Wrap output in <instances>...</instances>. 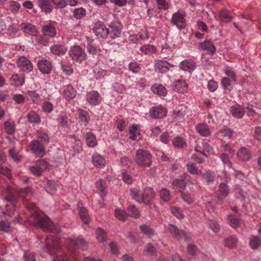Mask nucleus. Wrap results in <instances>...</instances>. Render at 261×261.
<instances>
[{
  "label": "nucleus",
  "instance_id": "f257e3e1",
  "mask_svg": "<svg viewBox=\"0 0 261 261\" xmlns=\"http://www.w3.org/2000/svg\"><path fill=\"white\" fill-rule=\"evenodd\" d=\"M67 247L71 253L69 257L62 250L59 238L55 236H48L45 242V251L51 255H56L55 261H71L77 259V250H87V243L82 236L75 239L68 238L66 241Z\"/></svg>",
  "mask_w": 261,
  "mask_h": 261
},
{
  "label": "nucleus",
  "instance_id": "f03ea898",
  "mask_svg": "<svg viewBox=\"0 0 261 261\" xmlns=\"http://www.w3.org/2000/svg\"><path fill=\"white\" fill-rule=\"evenodd\" d=\"M31 215L35 225L41 228L43 231L51 232L54 230L53 222L42 212L34 210L32 207Z\"/></svg>",
  "mask_w": 261,
  "mask_h": 261
},
{
  "label": "nucleus",
  "instance_id": "7ed1b4c3",
  "mask_svg": "<svg viewBox=\"0 0 261 261\" xmlns=\"http://www.w3.org/2000/svg\"><path fill=\"white\" fill-rule=\"evenodd\" d=\"M135 161L140 167L148 168L152 165V156L149 151L144 149H139L136 151Z\"/></svg>",
  "mask_w": 261,
  "mask_h": 261
},
{
  "label": "nucleus",
  "instance_id": "20e7f679",
  "mask_svg": "<svg viewBox=\"0 0 261 261\" xmlns=\"http://www.w3.org/2000/svg\"><path fill=\"white\" fill-rule=\"evenodd\" d=\"M168 110L167 108L162 105L153 106L149 111L148 115L154 119H160L167 116Z\"/></svg>",
  "mask_w": 261,
  "mask_h": 261
},
{
  "label": "nucleus",
  "instance_id": "39448f33",
  "mask_svg": "<svg viewBox=\"0 0 261 261\" xmlns=\"http://www.w3.org/2000/svg\"><path fill=\"white\" fill-rule=\"evenodd\" d=\"M70 56L73 60L81 63L86 59V55L85 50L80 46H71L69 50Z\"/></svg>",
  "mask_w": 261,
  "mask_h": 261
},
{
  "label": "nucleus",
  "instance_id": "423d86ee",
  "mask_svg": "<svg viewBox=\"0 0 261 261\" xmlns=\"http://www.w3.org/2000/svg\"><path fill=\"white\" fill-rule=\"evenodd\" d=\"M181 177V179H174L172 182L173 189L178 190L180 192V193L185 190L187 181H189L190 183L193 184L191 180V177L188 174L184 173L182 175Z\"/></svg>",
  "mask_w": 261,
  "mask_h": 261
},
{
  "label": "nucleus",
  "instance_id": "0eeeda50",
  "mask_svg": "<svg viewBox=\"0 0 261 261\" xmlns=\"http://www.w3.org/2000/svg\"><path fill=\"white\" fill-rule=\"evenodd\" d=\"M102 100V96L97 91L92 90L86 93V101L91 106L100 105Z\"/></svg>",
  "mask_w": 261,
  "mask_h": 261
},
{
  "label": "nucleus",
  "instance_id": "6e6552de",
  "mask_svg": "<svg viewBox=\"0 0 261 261\" xmlns=\"http://www.w3.org/2000/svg\"><path fill=\"white\" fill-rule=\"evenodd\" d=\"M16 64L20 70L23 72L29 73L33 70L32 63L24 56H19L16 61Z\"/></svg>",
  "mask_w": 261,
  "mask_h": 261
},
{
  "label": "nucleus",
  "instance_id": "1a4fd4ad",
  "mask_svg": "<svg viewBox=\"0 0 261 261\" xmlns=\"http://www.w3.org/2000/svg\"><path fill=\"white\" fill-rule=\"evenodd\" d=\"M30 148L32 152L37 156L41 158L45 154V148L44 144L40 142L39 140L31 141Z\"/></svg>",
  "mask_w": 261,
  "mask_h": 261
},
{
  "label": "nucleus",
  "instance_id": "9d476101",
  "mask_svg": "<svg viewBox=\"0 0 261 261\" xmlns=\"http://www.w3.org/2000/svg\"><path fill=\"white\" fill-rule=\"evenodd\" d=\"M93 30L96 36L103 39H106L109 34V30L106 27L102 22L100 21L95 23Z\"/></svg>",
  "mask_w": 261,
  "mask_h": 261
},
{
  "label": "nucleus",
  "instance_id": "9b49d317",
  "mask_svg": "<svg viewBox=\"0 0 261 261\" xmlns=\"http://www.w3.org/2000/svg\"><path fill=\"white\" fill-rule=\"evenodd\" d=\"M185 15L179 12L173 14L171 22L175 25L179 29H184L186 27Z\"/></svg>",
  "mask_w": 261,
  "mask_h": 261
},
{
  "label": "nucleus",
  "instance_id": "f8f14e48",
  "mask_svg": "<svg viewBox=\"0 0 261 261\" xmlns=\"http://www.w3.org/2000/svg\"><path fill=\"white\" fill-rule=\"evenodd\" d=\"M109 27L110 29L109 33L111 38L114 39L121 36L123 27L120 22L116 21H112L110 23Z\"/></svg>",
  "mask_w": 261,
  "mask_h": 261
},
{
  "label": "nucleus",
  "instance_id": "ddd939ff",
  "mask_svg": "<svg viewBox=\"0 0 261 261\" xmlns=\"http://www.w3.org/2000/svg\"><path fill=\"white\" fill-rule=\"evenodd\" d=\"M154 69L156 72L164 73L170 70L171 67L174 66L173 64H170L164 60H159L155 61Z\"/></svg>",
  "mask_w": 261,
  "mask_h": 261
},
{
  "label": "nucleus",
  "instance_id": "4468645a",
  "mask_svg": "<svg viewBox=\"0 0 261 261\" xmlns=\"http://www.w3.org/2000/svg\"><path fill=\"white\" fill-rule=\"evenodd\" d=\"M79 216L82 221L86 224H89L90 222V217L87 209L84 206L83 203L80 201L77 205Z\"/></svg>",
  "mask_w": 261,
  "mask_h": 261
},
{
  "label": "nucleus",
  "instance_id": "2eb2a0df",
  "mask_svg": "<svg viewBox=\"0 0 261 261\" xmlns=\"http://www.w3.org/2000/svg\"><path fill=\"white\" fill-rule=\"evenodd\" d=\"M155 195V192L152 188L146 187L144 189L142 193V199L143 200L142 203L147 205H150L151 201L154 197Z\"/></svg>",
  "mask_w": 261,
  "mask_h": 261
},
{
  "label": "nucleus",
  "instance_id": "dca6fc26",
  "mask_svg": "<svg viewBox=\"0 0 261 261\" xmlns=\"http://www.w3.org/2000/svg\"><path fill=\"white\" fill-rule=\"evenodd\" d=\"M168 229L171 233H172L176 238L179 239L183 237L187 241H189L190 238L186 234L185 231L180 230L175 225L169 224Z\"/></svg>",
  "mask_w": 261,
  "mask_h": 261
},
{
  "label": "nucleus",
  "instance_id": "f3484780",
  "mask_svg": "<svg viewBox=\"0 0 261 261\" xmlns=\"http://www.w3.org/2000/svg\"><path fill=\"white\" fill-rule=\"evenodd\" d=\"M199 49L206 51L208 54L213 55L216 51V47L213 42L210 40H205L200 42L198 45Z\"/></svg>",
  "mask_w": 261,
  "mask_h": 261
},
{
  "label": "nucleus",
  "instance_id": "a211bd4d",
  "mask_svg": "<svg viewBox=\"0 0 261 261\" xmlns=\"http://www.w3.org/2000/svg\"><path fill=\"white\" fill-rule=\"evenodd\" d=\"M42 32L44 36L49 38H54L57 35L56 29L51 23L43 25L42 28Z\"/></svg>",
  "mask_w": 261,
  "mask_h": 261
},
{
  "label": "nucleus",
  "instance_id": "6ab92c4d",
  "mask_svg": "<svg viewBox=\"0 0 261 261\" xmlns=\"http://www.w3.org/2000/svg\"><path fill=\"white\" fill-rule=\"evenodd\" d=\"M188 84L185 80H175L173 84V89L178 92L184 93L187 91Z\"/></svg>",
  "mask_w": 261,
  "mask_h": 261
},
{
  "label": "nucleus",
  "instance_id": "aec40b11",
  "mask_svg": "<svg viewBox=\"0 0 261 261\" xmlns=\"http://www.w3.org/2000/svg\"><path fill=\"white\" fill-rule=\"evenodd\" d=\"M38 67L39 70L43 73H49L52 69L51 62L47 60H41L38 62Z\"/></svg>",
  "mask_w": 261,
  "mask_h": 261
},
{
  "label": "nucleus",
  "instance_id": "412c9836",
  "mask_svg": "<svg viewBox=\"0 0 261 261\" xmlns=\"http://www.w3.org/2000/svg\"><path fill=\"white\" fill-rule=\"evenodd\" d=\"M20 193L19 191L15 190L11 187H8L6 199L10 202H16L19 198Z\"/></svg>",
  "mask_w": 261,
  "mask_h": 261
},
{
  "label": "nucleus",
  "instance_id": "4be33fe9",
  "mask_svg": "<svg viewBox=\"0 0 261 261\" xmlns=\"http://www.w3.org/2000/svg\"><path fill=\"white\" fill-rule=\"evenodd\" d=\"M20 25L21 30L25 34L35 36L38 32L37 27L31 23H22Z\"/></svg>",
  "mask_w": 261,
  "mask_h": 261
},
{
  "label": "nucleus",
  "instance_id": "5701e85b",
  "mask_svg": "<svg viewBox=\"0 0 261 261\" xmlns=\"http://www.w3.org/2000/svg\"><path fill=\"white\" fill-rule=\"evenodd\" d=\"M237 156L239 160L243 162L250 160L252 157L251 151L248 148L242 147L237 152Z\"/></svg>",
  "mask_w": 261,
  "mask_h": 261
},
{
  "label": "nucleus",
  "instance_id": "b1692460",
  "mask_svg": "<svg viewBox=\"0 0 261 261\" xmlns=\"http://www.w3.org/2000/svg\"><path fill=\"white\" fill-rule=\"evenodd\" d=\"M76 90L71 85L66 86L63 92V96L67 101L74 98L76 96Z\"/></svg>",
  "mask_w": 261,
  "mask_h": 261
},
{
  "label": "nucleus",
  "instance_id": "393cba45",
  "mask_svg": "<svg viewBox=\"0 0 261 261\" xmlns=\"http://www.w3.org/2000/svg\"><path fill=\"white\" fill-rule=\"evenodd\" d=\"M92 162L93 165L98 168H102L106 164L105 159L102 156L97 153H94L92 156Z\"/></svg>",
  "mask_w": 261,
  "mask_h": 261
},
{
  "label": "nucleus",
  "instance_id": "a878e982",
  "mask_svg": "<svg viewBox=\"0 0 261 261\" xmlns=\"http://www.w3.org/2000/svg\"><path fill=\"white\" fill-rule=\"evenodd\" d=\"M179 66L182 70L191 72L196 68V64L191 59L185 60L180 62Z\"/></svg>",
  "mask_w": 261,
  "mask_h": 261
},
{
  "label": "nucleus",
  "instance_id": "bb28decb",
  "mask_svg": "<svg viewBox=\"0 0 261 261\" xmlns=\"http://www.w3.org/2000/svg\"><path fill=\"white\" fill-rule=\"evenodd\" d=\"M67 50V48L64 45L59 44H55L50 47V52L53 54L57 56L64 55Z\"/></svg>",
  "mask_w": 261,
  "mask_h": 261
},
{
  "label": "nucleus",
  "instance_id": "cd10ccee",
  "mask_svg": "<svg viewBox=\"0 0 261 261\" xmlns=\"http://www.w3.org/2000/svg\"><path fill=\"white\" fill-rule=\"evenodd\" d=\"M77 112L81 124L85 126H87L90 119L89 113L87 111L81 109H79Z\"/></svg>",
  "mask_w": 261,
  "mask_h": 261
},
{
  "label": "nucleus",
  "instance_id": "c85d7f7f",
  "mask_svg": "<svg viewBox=\"0 0 261 261\" xmlns=\"http://www.w3.org/2000/svg\"><path fill=\"white\" fill-rule=\"evenodd\" d=\"M196 131L202 136L207 137L211 134L208 126L205 123H199L195 126Z\"/></svg>",
  "mask_w": 261,
  "mask_h": 261
},
{
  "label": "nucleus",
  "instance_id": "c756f323",
  "mask_svg": "<svg viewBox=\"0 0 261 261\" xmlns=\"http://www.w3.org/2000/svg\"><path fill=\"white\" fill-rule=\"evenodd\" d=\"M38 5L41 10L44 13H50L53 10L50 0H38Z\"/></svg>",
  "mask_w": 261,
  "mask_h": 261
},
{
  "label": "nucleus",
  "instance_id": "7c9ffc66",
  "mask_svg": "<svg viewBox=\"0 0 261 261\" xmlns=\"http://www.w3.org/2000/svg\"><path fill=\"white\" fill-rule=\"evenodd\" d=\"M151 91L154 93L160 96H165L167 94V90L161 84H154L151 88Z\"/></svg>",
  "mask_w": 261,
  "mask_h": 261
},
{
  "label": "nucleus",
  "instance_id": "2f4dec72",
  "mask_svg": "<svg viewBox=\"0 0 261 261\" xmlns=\"http://www.w3.org/2000/svg\"><path fill=\"white\" fill-rule=\"evenodd\" d=\"M218 17L220 21L225 22H230L232 20V15L229 11L225 8L222 9L219 13Z\"/></svg>",
  "mask_w": 261,
  "mask_h": 261
},
{
  "label": "nucleus",
  "instance_id": "473e14b6",
  "mask_svg": "<svg viewBox=\"0 0 261 261\" xmlns=\"http://www.w3.org/2000/svg\"><path fill=\"white\" fill-rule=\"evenodd\" d=\"M95 186L101 197L106 196L107 194V185L106 180L100 179L96 182Z\"/></svg>",
  "mask_w": 261,
  "mask_h": 261
},
{
  "label": "nucleus",
  "instance_id": "72a5a7b5",
  "mask_svg": "<svg viewBox=\"0 0 261 261\" xmlns=\"http://www.w3.org/2000/svg\"><path fill=\"white\" fill-rule=\"evenodd\" d=\"M230 113L233 117L237 118H242L245 114L244 109L239 105L231 107Z\"/></svg>",
  "mask_w": 261,
  "mask_h": 261
},
{
  "label": "nucleus",
  "instance_id": "f704fd0d",
  "mask_svg": "<svg viewBox=\"0 0 261 261\" xmlns=\"http://www.w3.org/2000/svg\"><path fill=\"white\" fill-rule=\"evenodd\" d=\"M86 144L90 147H94L97 144L95 136L92 132H87L85 135Z\"/></svg>",
  "mask_w": 261,
  "mask_h": 261
},
{
  "label": "nucleus",
  "instance_id": "c9c22d12",
  "mask_svg": "<svg viewBox=\"0 0 261 261\" xmlns=\"http://www.w3.org/2000/svg\"><path fill=\"white\" fill-rule=\"evenodd\" d=\"M36 137L44 145L47 144L49 142L50 139L47 133L43 129H40L37 131Z\"/></svg>",
  "mask_w": 261,
  "mask_h": 261
},
{
  "label": "nucleus",
  "instance_id": "e433bc0d",
  "mask_svg": "<svg viewBox=\"0 0 261 261\" xmlns=\"http://www.w3.org/2000/svg\"><path fill=\"white\" fill-rule=\"evenodd\" d=\"M59 125L66 128L68 126V117L66 112H61L57 118Z\"/></svg>",
  "mask_w": 261,
  "mask_h": 261
},
{
  "label": "nucleus",
  "instance_id": "4c0bfd02",
  "mask_svg": "<svg viewBox=\"0 0 261 261\" xmlns=\"http://www.w3.org/2000/svg\"><path fill=\"white\" fill-rule=\"evenodd\" d=\"M215 178L214 173L208 170L202 174L201 180L207 185H210L214 181Z\"/></svg>",
  "mask_w": 261,
  "mask_h": 261
},
{
  "label": "nucleus",
  "instance_id": "58836bf2",
  "mask_svg": "<svg viewBox=\"0 0 261 261\" xmlns=\"http://www.w3.org/2000/svg\"><path fill=\"white\" fill-rule=\"evenodd\" d=\"M61 68L64 74L67 75L73 73L72 64L67 61H62L61 62Z\"/></svg>",
  "mask_w": 261,
  "mask_h": 261
},
{
  "label": "nucleus",
  "instance_id": "ea45409f",
  "mask_svg": "<svg viewBox=\"0 0 261 261\" xmlns=\"http://www.w3.org/2000/svg\"><path fill=\"white\" fill-rule=\"evenodd\" d=\"M27 118L31 123L39 124L41 122L40 117L33 111H30L27 114Z\"/></svg>",
  "mask_w": 261,
  "mask_h": 261
},
{
  "label": "nucleus",
  "instance_id": "a19ab883",
  "mask_svg": "<svg viewBox=\"0 0 261 261\" xmlns=\"http://www.w3.org/2000/svg\"><path fill=\"white\" fill-rule=\"evenodd\" d=\"M4 128L9 135L13 134L16 130V125L14 122L10 120L6 121L4 123Z\"/></svg>",
  "mask_w": 261,
  "mask_h": 261
},
{
  "label": "nucleus",
  "instance_id": "79ce46f5",
  "mask_svg": "<svg viewBox=\"0 0 261 261\" xmlns=\"http://www.w3.org/2000/svg\"><path fill=\"white\" fill-rule=\"evenodd\" d=\"M130 194L133 199L140 203H142L143 200L142 199V193H140V191L136 188L130 189L129 190Z\"/></svg>",
  "mask_w": 261,
  "mask_h": 261
},
{
  "label": "nucleus",
  "instance_id": "37998d69",
  "mask_svg": "<svg viewBox=\"0 0 261 261\" xmlns=\"http://www.w3.org/2000/svg\"><path fill=\"white\" fill-rule=\"evenodd\" d=\"M140 229L144 234L146 235L149 238H151L155 234L154 229L148 225L145 224L141 225L140 226Z\"/></svg>",
  "mask_w": 261,
  "mask_h": 261
},
{
  "label": "nucleus",
  "instance_id": "c03bdc74",
  "mask_svg": "<svg viewBox=\"0 0 261 261\" xmlns=\"http://www.w3.org/2000/svg\"><path fill=\"white\" fill-rule=\"evenodd\" d=\"M238 240L236 236H231L226 238L224 240L225 246L229 248H232L236 247Z\"/></svg>",
  "mask_w": 261,
  "mask_h": 261
},
{
  "label": "nucleus",
  "instance_id": "a18cd8bd",
  "mask_svg": "<svg viewBox=\"0 0 261 261\" xmlns=\"http://www.w3.org/2000/svg\"><path fill=\"white\" fill-rule=\"evenodd\" d=\"M228 223L233 228H237L241 224L240 219L237 218L235 216L230 214L227 216Z\"/></svg>",
  "mask_w": 261,
  "mask_h": 261
},
{
  "label": "nucleus",
  "instance_id": "49530a36",
  "mask_svg": "<svg viewBox=\"0 0 261 261\" xmlns=\"http://www.w3.org/2000/svg\"><path fill=\"white\" fill-rule=\"evenodd\" d=\"M10 81L14 82L12 84L16 86H22L24 83V77L22 75L14 74L11 76Z\"/></svg>",
  "mask_w": 261,
  "mask_h": 261
},
{
  "label": "nucleus",
  "instance_id": "de8ad7c7",
  "mask_svg": "<svg viewBox=\"0 0 261 261\" xmlns=\"http://www.w3.org/2000/svg\"><path fill=\"white\" fill-rule=\"evenodd\" d=\"M128 69L129 71L134 74H138L142 70L141 65L135 61L129 63Z\"/></svg>",
  "mask_w": 261,
  "mask_h": 261
},
{
  "label": "nucleus",
  "instance_id": "09e8293b",
  "mask_svg": "<svg viewBox=\"0 0 261 261\" xmlns=\"http://www.w3.org/2000/svg\"><path fill=\"white\" fill-rule=\"evenodd\" d=\"M195 151L199 153L198 154V158L196 160V161L199 163H202L204 161L203 157L206 156L204 151L203 147H202L201 144H198L195 147Z\"/></svg>",
  "mask_w": 261,
  "mask_h": 261
},
{
  "label": "nucleus",
  "instance_id": "8fccbe9b",
  "mask_svg": "<svg viewBox=\"0 0 261 261\" xmlns=\"http://www.w3.org/2000/svg\"><path fill=\"white\" fill-rule=\"evenodd\" d=\"M249 245L252 249H257L261 245V239L256 236H252L250 239Z\"/></svg>",
  "mask_w": 261,
  "mask_h": 261
},
{
  "label": "nucleus",
  "instance_id": "3c124183",
  "mask_svg": "<svg viewBox=\"0 0 261 261\" xmlns=\"http://www.w3.org/2000/svg\"><path fill=\"white\" fill-rule=\"evenodd\" d=\"M172 144L176 148H182L186 146V141L181 137H176L172 140Z\"/></svg>",
  "mask_w": 261,
  "mask_h": 261
},
{
  "label": "nucleus",
  "instance_id": "603ef678",
  "mask_svg": "<svg viewBox=\"0 0 261 261\" xmlns=\"http://www.w3.org/2000/svg\"><path fill=\"white\" fill-rule=\"evenodd\" d=\"M128 215L134 218H139L140 213L138 209L135 205H130L128 207Z\"/></svg>",
  "mask_w": 261,
  "mask_h": 261
},
{
  "label": "nucleus",
  "instance_id": "864d4df0",
  "mask_svg": "<svg viewBox=\"0 0 261 261\" xmlns=\"http://www.w3.org/2000/svg\"><path fill=\"white\" fill-rule=\"evenodd\" d=\"M140 50L145 55L153 54L156 51L155 47L151 44L143 45L140 48Z\"/></svg>",
  "mask_w": 261,
  "mask_h": 261
},
{
  "label": "nucleus",
  "instance_id": "5fc2aeb1",
  "mask_svg": "<svg viewBox=\"0 0 261 261\" xmlns=\"http://www.w3.org/2000/svg\"><path fill=\"white\" fill-rule=\"evenodd\" d=\"M86 10L83 8L74 9L73 11V16L77 19H82L86 16Z\"/></svg>",
  "mask_w": 261,
  "mask_h": 261
},
{
  "label": "nucleus",
  "instance_id": "6e6d98bb",
  "mask_svg": "<svg viewBox=\"0 0 261 261\" xmlns=\"http://www.w3.org/2000/svg\"><path fill=\"white\" fill-rule=\"evenodd\" d=\"M218 191L219 195L226 197L229 193V189L226 184L221 183L219 186Z\"/></svg>",
  "mask_w": 261,
  "mask_h": 261
},
{
  "label": "nucleus",
  "instance_id": "4d7b16f0",
  "mask_svg": "<svg viewBox=\"0 0 261 261\" xmlns=\"http://www.w3.org/2000/svg\"><path fill=\"white\" fill-rule=\"evenodd\" d=\"M115 213L116 217L120 221L124 222L128 218V215L126 212L120 208L116 209Z\"/></svg>",
  "mask_w": 261,
  "mask_h": 261
},
{
  "label": "nucleus",
  "instance_id": "13d9d810",
  "mask_svg": "<svg viewBox=\"0 0 261 261\" xmlns=\"http://www.w3.org/2000/svg\"><path fill=\"white\" fill-rule=\"evenodd\" d=\"M87 49L88 52L93 56L97 55L100 51V49L92 43H89L87 44Z\"/></svg>",
  "mask_w": 261,
  "mask_h": 261
},
{
  "label": "nucleus",
  "instance_id": "bf43d9fd",
  "mask_svg": "<svg viewBox=\"0 0 261 261\" xmlns=\"http://www.w3.org/2000/svg\"><path fill=\"white\" fill-rule=\"evenodd\" d=\"M231 82L232 80H230L228 77H223L221 79V84L223 88L224 89H227L229 91H231L233 88V86H231Z\"/></svg>",
  "mask_w": 261,
  "mask_h": 261
},
{
  "label": "nucleus",
  "instance_id": "052dcab7",
  "mask_svg": "<svg viewBox=\"0 0 261 261\" xmlns=\"http://www.w3.org/2000/svg\"><path fill=\"white\" fill-rule=\"evenodd\" d=\"M97 239L100 242H104L107 240V234L104 230L98 228L96 230Z\"/></svg>",
  "mask_w": 261,
  "mask_h": 261
},
{
  "label": "nucleus",
  "instance_id": "680f3d73",
  "mask_svg": "<svg viewBox=\"0 0 261 261\" xmlns=\"http://www.w3.org/2000/svg\"><path fill=\"white\" fill-rule=\"evenodd\" d=\"M27 94L33 103H38L40 101V95L36 91H28Z\"/></svg>",
  "mask_w": 261,
  "mask_h": 261
},
{
  "label": "nucleus",
  "instance_id": "e2e57ef3",
  "mask_svg": "<svg viewBox=\"0 0 261 261\" xmlns=\"http://www.w3.org/2000/svg\"><path fill=\"white\" fill-rule=\"evenodd\" d=\"M188 171L192 174H201L202 172L194 164L188 163L187 165Z\"/></svg>",
  "mask_w": 261,
  "mask_h": 261
},
{
  "label": "nucleus",
  "instance_id": "0e129e2a",
  "mask_svg": "<svg viewBox=\"0 0 261 261\" xmlns=\"http://www.w3.org/2000/svg\"><path fill=\"white\" fill-rule=\"evenodd\" d=\"M8 154L12 159L16 162H18L21 160L22 156L14 149H9Z\"/></svg>",
  "mask_w": 261,
  "mask_h": 261
},
{
  "label": "nucleus",
  "instance_id": "69168bd1",
  "mask_svg": "<svg viewBox=\"0 0 261 261\" xmlns=\"http://www.w3.org/2000/svg\"><path fill=\"white\" fill-rule=\"evenodd\" d=\"M160 195L161 199L165 202H167L170 199V192L166 188H163L160 190Z\"/></svg>",
  "mask_w": 261,
  "mask_h": 261
},
{
  "label": "nucleus",
  "instance_id": "338daca9",
  "mask_svg": "<svg viewBox=\"0 0 261 261\" xmlns=\"http://www.w3.org/2000/svg\"><path fill=\"white\" fill-rule=\"evenodd\" d=\"M36 164L39 167L42 172L49 169V164L44 159L37 161Z\"/></svg>",
  "mask_w": 261,
  "mask_h": 261
},
{
  "label": "nucleus",
  "instance_id": "774afa93",
  "mask_svg": "<svg viewBox=\"0 0 261 261\" xmlns=\"http://www.w3.org/2000/svg\"><path fill=\"white\" fill-rule=\"evenodd\" d=\"M23 259L24 261H37L35 254L29 251H24Z\"/></svg>",
  "mask_w": 261,
  "mask_h": 261
}]
</instances>
